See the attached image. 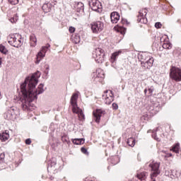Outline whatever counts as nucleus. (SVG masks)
<instances>
[{"label":"nucleus","instance_id":"obj_38","mask_svg":"<svg viewBox=\"0 0 181 181\" xmlns=\"http://www.w3.org/2000/svg\"><path fill=\"white\" fill-rule=\"evenodd\" d=\"M69 31L70 33H74V32H76V28L74 27H69Z\"/></svg>","mask_w":181,"mask_h":181},{"label":"nucleus","instance_id":"obj_50","mask_svg":"<svg viewBox=\"0 0 181 181\" xmlns=\"http://www.w3.org/2000/svg\"><path fill=\"white\" fill-rule=\"evenodd\" d=\"M0 95H1V92H0Z\"/></svg>","mask_w":181,"mask_h":181},{"label":"nucleus","instance_id":"obj_16","mask_svg":"<svg viewBox=\"0 0 181 181\" xmlns=\"http://www.w3.org/2000/svg\"><path fill=\"white\" fill-rule=\"evenodd\" d=\"M0 139L1 142H6L9 139V131L6 130L1 134H0Z\"/></svg>","mask_w":181,"mask_h":181},{"label":"nucleus","instance_id":"obj_46","mask_svg":"<svg viewBox=\"0 0 181 181\" xmlns=\"http://www.w3.org/2000/svg\"><path fill=\"white\" fill-rule=\"evenodd\" d=\"M147 91H148V90H146V89L144 90L145 94H146Z\"/></svg>","mask_w":181,"mask_h":181},{"label":"nucleus","instance_id":"obj_21","mask_svg":"<svg viewBox=\"0 0 181 181\" xmlns=\"http://www.w3.org/2000/svg\"><path fill=\"white\" fill-rule=\"evenodd\" d=\"M119 54H121V51L114 52L111 57V63H115V62L117 60V57H118V56H119Z\"/></svg>","mask_w":181,"mask_h":181},{"label":"nucleus","instance_id":"obj_15","mask_svg":"<svg viewBox=\"0 0 181 181\" xmlns=\"http://www.w3.org/2000/svg\"><path fill=\"white\" fill-rule=\"evenodd\" d=\"M111 22L117 23L119 21V13L117 11H114L110 14Z\"/></svg>","mask_w":181,"mask_h":181},{"label":"nucleus","instance_id":"obj_31","mask_svg":"<svg viewBox=\"0 0 181 181\" xmlns=\"http://www.w3.org/2000/svg\"><path fill=\"white\" fill-rule=\"evenodd\" d=\"M9 21L11 23H16V22H18V16H14L13 18H10Z\"/></svg>","mask_w":181,"mask_h":181},{"label":"nucleus","instance_id":"obj_25","mask_svg":"<svg viewBox=\"0 0 181 181\" xmlns=\"http://www.w3.org/2000/svg\"><path fill=\"white\" fill-rule=\"evenodd\" d=\"M158 129H159L158 127H157L156 129L152 130V138H153L156 141H158L159 142L160 141V139L156 136V132Z\"/></svg>","mask_w":181,"mask_h":181},{"label":"nucleus","instance_id":"obj_35","mask_svg":"<svg viewBox=\"0 0 181 181\" xmlns=\"http://www.w3.org/2000/svg\"><path fill=\"white\" fill-rule=\"evenodd\" d=\"M148 120V115L145 114L141 117V121H146Z\"/></svg>","mask_w":181,"mask_h":181},{"label":"nucleus","instance_id":"obj_28","mask_svg":"<svg viewBox=\"0 0 181 181\" xmlns=\"http://www.w3.org/2000/svg\"><path fill=\"white\" fill-rule=\"evenodd\" d=\"M127 144L129 146H132V148H133V146H135V139L134 138H129L127 140Z\"/></svg>","mask_w":181,"mask_h":181},{"label":"nucleus","instance_id":"obj_32","mask_svg":"<svg viewBox=\"0 0 181 181\" xmlns=\"http://www.w3.org/2000/svg\"><path fill=\"white\" fill-rule=\"evenodd\" d=\"M11 5H18L19 4V0H8Z\"/></svg>","mask_w":181,"mask_h":181},{"label":"nucleus","instance_id":"obj_8","mask_svg":"<svg viewBox=\"0 0 181 181\" xmlns=\"http://www.w3.org/2000/svg\"><path fill=\"white\" fill-rule=\"evenodd\" d=\"M90 26L93 33H100L104 29V23L102 21L93 22L90 24Z\"/></svg>","mask_w":181,"mask_h":181},{"label":"nucleus","instance_id":"obj_3","mask_svg":"<svg viewBox=\"0 0 181 181\" xmlns=\"http://www.w3.org/2000/svg\"><path fill=\"white\" fill-rule=\"evenodd\" d=\"M8 43L13 47H21L23 45V38L20 34H13L8 38Z\"/></svg>","mask_w":181,"mask_h":181},{"label":"nucleus","instance_id":"obj_43","mask_svg":"<svg viewBox=\"0 0 181 181\" xmlns=\"http://www.w3.org/2000/svg\"><path fill=\"white\" fill-rule=\"evenodd\" d=\"M2 64V58L0 57V66Z\"/></svg>","mask_w":181,"mask_h":181},{"label":"nucleus","instance_id":"obj_11","mask_svg":"<svg viewBox=\"0 0 181 181\" xmlns=\"http://www.w3.org/2000/svg\"><path fill=\"white\" fill-rule=\"evenodd\" d=\"M103 98L105 99V104L110 105L114 101V93L112 90H105Z\"/></svg>","mask_w":181,"mask_h":181},{"label":"nucleus","instance_id":"obj_6","mask_svg":"<svg viewBox=\"0 0 181 181\" xmlns=\"http://www.w3.org/2000/svg\"><path fill=\"white\" fill-rule=\"evenodd\" d=\"M93 57L96 63H103L104 62V50L101 48L95 49L93 52Z\"/></svg>","mask_w":181,"mask_h":181},{"label":"nucleus","instance_id":"obj_40","mask_svg":"<svg viewBox=\"0 0 181 181\" xmlns=\"http://www.w3.org/2000/svg\"><path fill=\"white\" fill-rule=\"evenodd\" d=\"M25 144L26 145H30V144H32V141L30 140V139H27L25 140Z\"/></svg>","mask_w":181,"mask_h":181},{"label":"nucleus","instance_id":"obj_7","mask_svg":"<svg viewBox=\"0 0 181 181\" xmlns=\"http://www.w3.org/2000/svg\"><path fill=\"white\" fill-rule=\"evenodd\" d=\"M89 6L91 8L92 11L98 12V13H101L103 12V4L98 0H91L89 1Z\"/></svg>","mask_w":181,"mask_h":181},{"label":"nucleus","instance_id":"obj_19","mask_svg":"<svg viewBox=\"0 0 181 181\" xmlns=\"http://www.w3.org/2000/svg\"><path fill=\"white\" fill-rule=\"evenodd\" d=\"M77 12H84V4L82 2H78L76 5Z\"/></svg>","mask_w":181,"mask_h":181},{"label":"nucleus","instance_id":"obj_22","mask_svg":"<svg viewBox=\"0 0 181 181\" xmlns=\"http://www.w3.org/2000/svg\"><path fill=\"white\" fill-rule=\"evenodd\" d=\"M84 141H86L85 139H72V142L75 145H83V144H84Z\"/></svg>","mask_w":181,"mask_h":181},{"label":"nucleus","instance_id":"obj_45","mask_svg":"<svg viewBox=\"0 0 181 181\" xmlns=\"http://www.w3.org/2000/svg\"><path fill=\"white\" fill-rule=\"evenodd\" d=\"M113 159H116V160H118V157L115 156V157H113Z\"/></svg>","mask_w":181,"mask_h":181},{"label":"nucleus","instance_id":"obj_13","mask_svg":"<svg viewBox=\"0 0 181 181\" xmlns=\"http://www.w3.org/2000/svg\"><path fill=\"white\" fill-rule=\"evenodd\" d=\"M103 114H105V111L101 109H98L96 111L93 112V117L97 124H99L100 119H101V115H103Z\"/></svg>","mask_w":181,"mask_h":181},{"label":"nucleus","instance_id":"obj_9","mask_svg":"<svg viewBox=\"0 0 181 181\" xmlns=\"http://www.w3.org/2000/svg\"><path fill=\"white\" fill-rule=\"evenodd\" d=\"M18 112H19L18 108L11 107L7 110L4 115H6V119H15L16 115H18Z\"/></svg>","mask_w":181,"mask_h":181},{"label":"nucleus","instance_id":"obj_10","mask_svg":"<svg viewBox=\"0 0 181 181\" xmlns=\"http://www.w3.org/2000/svg\"><path fill=\"white\" fill-rule=\"evenodd\" d=\"M148 14V10L144 8L139 12L137 21L140 23H148V18H146V15Z\"/></svg>","mask_w":181,"mask_h":181},{"label":"nucleus","instance_id":"obj_37","mask_svg":"<svg viewBox=\"0 0 181 181\" xmlns=\"http://www.w3.org/2000/svg\"><path fill=\"white\" fill-rule=\"evenodd\" d=\"M153 86H151L148 89L149 95H152V94L153 93Z\"/></svg>","mask_w":181,"mask_h":181},{"label":"nucleus","instance_id":"obj_41","mask_svg":"<svg viewBox=\"0 0 181 181\" xmlns=\"http://www.w3.org/2000/svg\"><path fill=\"white\" fill-rule=\"evenodd\" d=\"M177 56H181V49H177L175 50Z\"/></svg>","mask_w":181,"mask_h":181},{"label":"nucleus","instance_id":"obj_4","mask_svg":"<svg viewBox=\"0 0 181 181\" xmlns=\"http://www.w3.org/2000/svg\"><path fill=\"white\" fill-rule=\"evenodd\" d=\"M141 66L146 69H151L153 66V57H148V54H141Z\"/></svg>","mask_w":181,"mask_h":181},{"label":"nucleus","instance_id":"obj_23","mask_svg":"<svg viewBox=\"0 0 181 181\" xmlns=\"http://www.w3.org/2000/svg\"><path fill=\"white\" fill-rule=\"evenodd\" d=\"M146 175H148V173L143 172L139 174H137V177L140 180H145V179H146Z\"/></svg>","mask_w":181,"mask_h":181},{"label":"nucleus","instance_id":"obj_34","mask_svg":"<svg viewBox=\"0 0 181 181\" xmlns=\"http://www.w3.org/2000/svg\"><path fill=\"white\" fill-rule=\"evenodd\" d=\"M81 151L82 153H84V155H88V151H87V148L82 147L81 148Z\"/></svg>","mask_w":181,"mask_h":181},{"label":"nucleus","instance_id":"obj_48","mask_svg":"<svg viewBox=\"0 0 181 181\" xmlns=\"http://www.w3.org/2000/svg\"><path fill=\"white\" fill-rule=\"evenodd\" d=\"M170 177H171V179H173V177H172V175H170Z\"/></svg>","mask_w":181,"mask_h":181},{"label":"nucleus","instance_id":"obj_44","mask_svg":"<svg viewBox=\"0 0 181 181\" xmlns=\"http://www.w3.org/2000/svg\"><path fill=\"white\" fill-rule=\"evenodd\" d=\"M45 47H47V49H49V47H50V45L47 44V46H45Z\"/></svg>","mask_w":181,"mask_h":181},{"label":"nucleus","instance_id":"obj_33","mask_svg":"<svg viewBox=\"0 0 181 181\" xmlns=\"http://www.w3.org/2000/svg\"><path fill=\"white\" fill-rule=\"evenodd\" d=\"M5 160V153H1L0 154V163H4V161Z\"/></svg>","mask_w":181,"mask_h":181},{"label":"nucleus","instance_id":"obj_2","mask_svg":"<svg viewBox=\"0 0 181 181\" xmlns=\"http://www.w3.org/2000/svg\"><path fill=\"white\" fill-rule=\"evenodd\" d=\"M78 98V95L77 93H74L71 98V104L72 105V112L74 114H77L80 121H84L86 117L83 110H81L78 106H77V99Z\"/></svg>","mask_w":181,"mask_h":181},{"label":"nucleus","instance_id":"obj_39","mask_svg":"<svg viewBox=\"0 0 181 181\" xmlns=\"http://www.w3.org/2000/svg\"><path fill=\"white\" fill-rule=\"evenodd\" d=\"M112 110H118V104L117 103H112Z\"/></svg>","mask_w":181,"mask_h":181},{"label":"nucleus","instance_id":"obj_5","mask_svg":"<svg viewBox=\"0 0 181 181\" xmlns=\"http://www.w3.org/2000/svg\"><path fill=\"white\" fill-rule=\"evenodd\" d=\"M170 77L175 81H181V69L176 66L171 67Z\"/></svg>","mask_w":181,"mask_h":181},{"label":"nucleus","instance_id":"obj_29","mask_svg":"<svg viewBox=\"0 0 181 181\" xmlns=\"http://www.w3.org/2000/svg\"><path fill=\"white\" fill-rule=\"evenodd\" d=\"M179 148L180 144L179 143L176 144L172 148L173 152H175V153H179Z\"/></svg>","mask_w":181,"mask_h":181},{"label":"nucleus","instance_id":"obj_12","mask_svg":"<svg viewBox=\"0 0 181 181\" xmlns=\"http://www.w3.org/2000/svg\"><path fill=\"white\" fill-rule=\"evenodd\" d=\"M47 52V47H42V49L37 53L36 57L35 64H39L42 61V59L46 56V52Z\"/></svg>","mask_w":181,"mask_h":181},{"label":"nucleus","instance_id":"obj_27","mask_svg":"<svg viewBox=\"0 0 181 181\" xmlns=\"http://www.w3.org/2000/svg\"><path fill=\"white\" fill-rule=\"evenodd\" d=\"M97 77H99L100 78H104L105 77V75L104 74V71L101 69L97 70Z\"/></svg>","mask_w":181,"mask_h":181},{"label":"nucleus","instance_id":"obj_1","mask_svg":"<svg viewBox=\"0 0 181 181\" xmlns=\"http://www.w3.org/2000/svg\"><path fill=\"white\" fill-rule=\"evenodd\" d=\"M39 77H40V72L37 71L30 77L26 78L24 83L21 85V91L23 94V97L21 100L22 108L24 111H30L32 101L37 100V95L45 91L43 89L44 85L42 83H40L37 88H36V85L39 81Z\"/></svg>","mask_w":181,"mask_h":181},{"label":"nucleus","instance_id":"obj_49","mask_svg":"<svg viewBox=\"0 0 181 181\" xmlns=\"http://www.w3.org/2000/svg\"><path fill=\"white\" fill-rule=\"evenodd\" d=\"M148 132H151V130H148Z\"/></svg>","mask_w":181,"mask_h":181},{"label":"nucleus","instance_id":"obj_26","mask_svg":"<svg viewBox=\"0 0 181 181\" xmlns=\"http://www.w3.org/2000/svg\"><path fill=\"white\" fill-rule=\"evenodd\" d=\"M163 48L166 49L168 50H170V49H172V43H170L169 42H164L163 44Z\"/></svg>","mask_w":181,"mask_h":181},{"label":"nucleus","instance_id":"obj_24","mask_svg":"<svg viewBox=\"0 0 181 181\" xmlns=\"http://www.w3.org/2000/svg\"><path fill=\"white\" fill-rule=\"evenodd\" d=\"M61 138H62V142H64V144H69L70 142L69 136H67V134H64Z\"/></svg>","mask_w":181,"mask_h":181},{"label":"nucleus","instance_id":"obj_42","mask_svg":"<svg viewBox=\"0 0 181 181\" xmlns=\"http://www.w3.org/2000/svg\"><path fill=\"white\" fill-rule=\"evenodd\" d=\"M54 165H56V163L54 162H53V163H52L51 165H48V168H52V166H54Z\"/></svg>","mask_w":181,"mask_h":181},{"label":"nucleus","instance_id":"obj_30","mask_svg":"<svg viewBox=\"0 0 181 181\" xmlns=\"http://www.w3.org/2000/svg\"><path fill=\"white\" fill-rule=\"evenodd\" d=\"M0 52L1 53H3V54H6V53H8V49H6L5 46L0 45Z\"/></svg>","mask_w":181,"mask_h":181},{"label":"nucleus","instance_id":"obj_20","mask_svg":"<svg viewBox=\"0 0 181 181\" xmlns=\"http://www.w3.org/2000/svg\"><path fill=\"white\" fill-rule=\"evenodd\" d=\"M42 8L44 10V12L47 13V12L52 11V4L50 3L45 4Z\"/></svg>","mask_w":181,"mask_h":181},{"label":"nucleus","instance_id":"obj_17","mask_svg":"<svg viewBox=\"0 0 181 181\" xmlns=\"http://www.w3.org/2000/svg\"><path fill=\"white\" fill-rule=\"evenodd\" d=\"M37 43V39H36V35L35 34H32L30 36V45L31 47H35Z\"/></svg>","mask_w":181,"mask_h":181},{"label":"nucleus","instance_id":"obj_14","mask_svg":"<svg viewBox=\"0 0 181 181\" xmlns=\"http://www.w3.org/2000/svg\"><path fill=\"white\" fill-rule=\"evenodd\" d=\"M158 104H153L152 103L150 106L147 107V110L150 114H152V115H155L156 112H158Z\"/></svg>","mask_w":181,"mask_h":181},{"label":"nucleus","instance_id":"obj_47","mask_svg":"<svg viewBox=\"0 0 181 181\" xmlns=\"http://www.w3.org/2000/svg\"><path fill=\"white\" fill-rule=\"evenodd\" d=\"M117 163H118V161H117L116 163H113V165H117Z\"/></svg>","mask_w":181,"mask_h":181},{"label":"nucleus","instance_id":"obj_36","mask_svg":"<svg viewBox=\"0 0 181 181\" xmlns=\"http://www.w3.org/2000/svg\"><path fill=\"white\" fill-rule=\"evenodd\" d=\"M155 28L157 29H160V28H162V24L160 22H157L155 24Z\"/></svg>","mask_w":181,"mask_h":181},{"label":"nucleus","instance_id":"obj_18","mask_svg":"<svg viewBox=\"0 0 181 181\" xmlns=\"http://www.w3.org/2000/svg\"><path fill=\"white\" fill-rule=\"evenodd\" d=\"M72 42L75 43V45H78L80 42H81V37H80V35L74 34L72 35Z\"/></svg>","mask_w":181,"mask_h":181}]
</instances>
